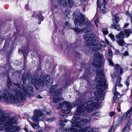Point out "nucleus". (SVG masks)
I'll use <instances>...</instances> for the list:
<instances>
[{
  "mask_svg": "<svg viewBox=\"0 0 132 132\" xmlns=\"http://www.w3.org/2000/svg\"><path fill=\"white\" fill-rule=\"evenodd\" d=\"M117 110L118 111L120 112L121 111V109L120 108H117Z\"/></svg>",
  "mask_w": 132,
  "mask_h": 132,
  "instance_id": "nucleus-57",
  "label": "nucleus"
},
{
  "mask_svg": "<svg viewBox=\"0 0 132 132\" xmlns=\"http://www.w3.org/2000/svg\"><path fill=\"white\" fill-rule=\"evenodd\" d=\"M114 17L115 19V20L116 21V24H118L119 21L120 20V19L118 17V16L117 14H115L114 15Z\"/></svg>",
  "mask_w": 132,
  "mask_h": 132,
  "instance_id": "nucleus-28",
  "label": "nucleus"
},
{
  "mask_svg": "<svg viewBox=\"0 0 132 132\" xmlns=\"http://www.w3.org/2000/svg\"><path fill=\"white\" fill-rule=\"evenodd\" d=\"M125 13L128 15H129V14L130 13H129L128 11H126L125 12Z\"/></svg>",
  "mask_w": 132,
  "mask_h": 132,
  "instance_id": "nucleus-54",
  "label": "nucleus"
},
{
  "mask_svg": "<svg viewBox=\"0 0 132 132\" xmlns=\"http://www.w3.org/2000/svg\"><path fill=\"white\" fill-rule=\"evenodd\" d=\"M126 127L125 126L124 127L123 129V131H126V132H128L130 128L131 123H132V120H130L128 122H126Z\"/></svg>",
  "mask_w": 132,
  "mask_h": 132,
  "instance_id": "nucleus-11",
  "label": "nucleus"
},
{
  "mask_svg": "<svg viewBox=\"0 0 132 132\" xmlns=\"http://www.w3.org/2000/svg\"><path fill=\"white\" fill-rule=\"evenodd\" d=\"M112 78L113 79H114L115 78H116V76L114 74V77H113L112 76Z\"/></svg>",
  "mask_w": 132,
  "mask_h": 132,
  "instance_id": "nucleus-59",
  "label": "nucleus"
},
{
  "mask_svg": "<svg viewBox=\"0 0 132 132\" xmlns=\"http://www.w3.org/2000/svg\"><path fill=\"white\" fill-rule=\"evenodd\" d=\"M53 119L52 118H51L50 119L48 118L46 120L47 121H49L50 122H51L53 121Z\"/></svg>",
  "mask_w": 132,
  "mask_h": 132,
  "instance_id": "nucleus-47",
  "label": "nucleus"
},
{
  "mask_svg": "<svg viewBox=\"0 0 132 132\" xmlns=\"http://www.w3.org/2000/svg\"><path fill=\"white\" fill-rule=\"evenodd\" d=\"M24 130L26 131V132H28V129H27V128H24Z\"/></svg>",
  "mask_w": 132,
  "mask_h": 132,
  "instance_id": "nucleus-58",
  "label": "nucleus"
},
{
  "mask_svg": "<svg viewBox=\"0 0 132 132\" xmlns=\"http://www.w3.org/2000/svg\"><path fill=\"white\" fill-rule=\"evenodd\" d=\"M42 16V14H38L37 16L38 17H39V18L41 16Z\"/></svg>",
  "mask_w": 132,
  "mask_h": 132,
  "instance_id": "nucleus-56",
  "label": "nucleus"
},
{
  "mask_svg": "<svg viewBox=\"0 0 132 132\" xmlns=\"http://www.w3.org/2000/svg\"><path fill=\"white\" fill-rule=\"evenodd\" d=\"M53 101L55 103L58 102L60 100V98L58 97H55L53 98Z\"/></svg>",
  "mask_w": 132,
  "mask_h": 132,
  "instance_id": "nucleus-31",
  "label": "nucleus"
},
{
  "mask_svg": "<svg viewBox=\"0 0 132 132\" xmlns=\"http://www.w3.org/2000/svg\"><path fill=\"white\" fill-rule=\"evenodd\" d=\"M129 23H127L125 24L123 28H127L128 26H129Z\"/></svg>",
  "mask_w": 132,
  "mask_h": 132,
  "instance_id": "nucleus-46",
  "label": "nucleus"
},
{
  "mask_svg": "<svg viewBox=\"0 0 132 132\" xmlns=\"http://www.w3.org/2000/svg\"><path fill=\"white\" fill-rule=\"evenodd\" d=\"M113 126H111L109 130V132H111L112 129L113 128Z\"/></svg>",
  "mask_w": 132,
  "mask_h": 132,
  "instance_id": "nucleus-50",
  "label": "nucleus"
},
{
  "mask_svg": "<svg viewBox=\"0 0 132 132\" xmlns=\"http://www.w3.org/2000/svg\"><path fill=\"white\" fill-rule=\"evenodd\" d=\"M38 116H37L36 114H35L34 113V115L33 116V117L32 119V120L34 121L37 122L39 118Z\"/></svg>",
  "mask_w": 132,
  "mask_h": 132,
  "instance_id": "nucleus-26",
  "label": "nucleus"
},
{
  "mask_svg": "<svg viewBox=\"0 0 132 132\" xmlns=\"http://www.w3.org/2000/svg\"><path fill=\"white\" fill-rule=\"evenodd\" d=\"M129 16L131 18H132V11L130 12V14H129Z\"/></svg>",
  "mask_w": 132,
  "mask_h": 132,
  "instance_id": "nucleus-55",
  "label": "nucleus"
},
{
  "mask_svg": "<svg viewBox=\"0 0 132 132\" xmlns=\"http://www.w3.org/2000/svg\"><path fill=\"white\" fill-rule=\"evenodd\" d=\"M59 125L61 126H64L65 125L64 123V121L63 120H61L59 123Z\"/></svg>",
  "mask_w": 132,
  "mask_h": 132,
  "instance_id": "nucleus-36",
  "label": "nucleus"
},
{
  "mask_svg": "<svg viewBox=\"0 0 132 132\" xmlns=\"http://www.w3.org/2000/svg\"><path fill=\"white\" fill-rule=\"evenodd\" d=\"M100 3V2L99 1V0H97V6L98 7H100V5L99 4Z\"/></svg>",
  "mask_w": 132,
  "mask_h": 132,
  "instance_id": "nucleus-45",
  "label": "nucleus"
},
{
  "mask_svg": "<svg viewBox=\"0 0 132 132\" xmlns=\"http://www.w3.org/2000/svg\"><path fill=\"white\" fill-rule=\"evenodd\" d=\"M95 35L92 34L91 32L85 34L84 36L85 39L87 41L88 45L92 46V50L94 51H98L100 48L94 38Z\"/></svg>",
  "mask_w": 132,
  "mask_h": 132,
  "instance_id": "nucleus-6",
  "label": "nucleus"
},
{
  "mask_svg": "<svg viewBox=\"0 0 132 132\" xmlns=\"http://www.w3.org/2000/svg\"><path fill=\"white\" fill-rule=\"evenodd\" d=\"M115 69L116 71L118 72L119 71V73L121 75L122 73L123 69L121 68L120 67V66L118 64H116Z\"/></svg>",
  "mask_w": 132,
  "mask_h": 132,
  "instance_id": "nucleus-17",
  "label": "nucleus"
},
{
  "mask_svg": "<svg viewBox=\"0 0 132 132\" xmlns=\"http://www.w3.org/2000/svg\"><path fill=\"white\" fill-rule=\"evenodd\" d=\"M121 77H120V76H118L117 77V81L118 82H120V81H121Z\"/></svg>",
  "mask_w": 132,
  "mask_h": 132,
  "instance_id": "nucleus-44",
  "label": "nucleus"
},
{
  "mask_svg": "<svg viewBox=\"0 0 132 132\" xmlns=\"http://www.w3.org/2000/svg\"><path fill=\"white\" fill-rule=\"evenodd\" d=\"M69 120H67V119H65V120H64V121L65 122H67Z\"/></svg>",
  "mask_w": 132,
  "mask_h": 132,
  "instance_id": "nucleus-61",
  "label": "nucleus"
},
{
  "mask_svg": "<svg viewBox=\"0 0 132 132\" xmlns=\"http://www.w3.org/2000/svg\"><path fill=\"white\" fill-rule=\"evenodd\" d=\"M94 22L95 23V24H96V26L97 27V24L96 23V21H95Z\"/></svg>",
  "mask_w": 132,
  "mask_h": 132,
  "instance_id": "nucleus-62",
  "label": "nucleus"
},
{
  "mask_svg": "<svg viewBox=\"0 0 132 132\" xmlns=\"http://www.w3.org/2000/svg\"><path fill=\"white\" fill-rule=\"evenodd\" d=\"M0 125L5 124L4 127L7 129L11 126V123H15L17 122V120L16 118H10L5 116V114L2 113L0 109Z\"/></svg>",
  "mask_w": 132,
  "mask_h": 132,
  "instance_id": "nucleus-5",
  "label": "nucleus"
},
{
  "mask_svg": "<svg viewBox=\"0 0 132 132\" xmlns=\"http://www.w3.org/2000/svg\"><path fill=\"white\" fill-rule=\"evenodd\" d=\"M132 113V106L125 113V114L124 115V116H126L125 119L126 122H128L130 120H132V118L131 119H130V117Z\"/></svg>",
  "mask_w": 132,
  "mask_h": 132,
  "instance_id": "nucleus-10",
  "label": "nucleus"
},
{
  "mask_svg": "<svg viewBox=\"0 0 132 132\" xmlns=\"http://www.w3.org/2000/svg\"><path fill=\"white\" fill-rule=\"evenodd\" d=\"M131 18V22L132 23V18Z\"/></svg>",
  "mask_w": 132,
  "mask_h": 132,
  "instance_id": "nucleus-64",
  "label": "nucleus"
},
{
  "mask_svg": "<svg viewBox=\"0 0 132 132\" xmlns=\"http://www.w3.org/2000/svg\"><path fill=\"white\" fill-rule=\"evenodd\" d=\"M79 119V117H75L73 118V122L71 124L72 127H81L82 126V125H85L91 121L90 119L88 120L87 119L82 118L81 119L80 121H78Z\"/></svg>",
  "mask_w": 132,
  "mask_h": 132,
  "instance_id": "nucleus-7",
  "label": "nucleus"
},
{
  "mask_svg": "<svg viewBox=\"0 0 132 132\" xmlns=\"http://www.w3.org/2000/svg\"><path fill=\"white\" fill-rule=\"evenodd\" d=\"M31 74L28 73L26 75V77L25 74H23L22 77L23 83V84H22V86L23 85H24V87L27 89V92L31 94L29 96L33 95V89L32 85L36 86L40 84L43 87L44 85H48L50 79V76L47 75L45 76L43 78L42 76H40L38 78L39 80L38 79H37L36 77H34L33 79H32L31 78Z\"/></svg>",
  "mask_w": 132,
  "mask_h": 132,
  "instance_id": "nucleus-3",
  "label": "nucleus"
},
{
  "mask_svg": "<svg viewBox=\"0 0 132 132\" xmlns=\"http://www.w3.org/2000/svg\"><path fill=\"white\" fill-rule=\"evenodd\" d=\"M57 2L60 4L64 6H67L65 1L63 0H57Z\"/></svg>",
  "mask_w": 132,
  "mask_h": 132,
  "instance_id": "nucleus-24",
  "label": "nucleus"
},
{
  "mask_svg": "<svg viewBox=\"0 0 132 132\" xmlns=\"http://www.w3.org/2000/svg\"><path fill=\"white\" fill-rule=\"evenodd\" d=\"M39 20L42 21H43L44 20V18L43 16H41L39 18Z\"/></svg>",
  "mask_w": 132,
  "mask_h": 132,
  "instance_id": "nucleus-48",
  "label": "nucleus"
},
{
  "mask_svg": "<svg viewBox=\"0 0 132 132\" xmlns=\"http://www.w3.org/2000/svg\"><path fill=\"white\" fill-rule=\"evenodd\" d=\"M124 34L123 31H121L118 35H116V38L117 39H123L124 38Z\"/></svg>",
  "mask_w": 132,
  "mask_h": 132,
  "instance_id": "nucleus-15",
  "label": "nucleus"
},
{
  "mask_svg": "<svg viewBox=\"0 0 132 132\" xmlns=\"http://www.w3.org/2000/svg\"><path fill=\"white\" fill-rule=\"evenodd\" d=\"M34 113L35 114L37 115V116L40 117L43 116V113L42 111L40 109L35 110L34 111Z\"/></svg>",
  "mask_w": 132,
  "mask_h": 132,
  "instance_id": "nucleus-16",
  "label": "nucleus"
},
{
  "mask_svg": "<svg viewBox=\"0 0 132 132\" xmlns=\"http://www.w3.org/2000/svg\"><path fill=\"white\" fill-rule=\"evenodd\" d=\"M115 113L114 112H111L109 113V116L111 117H112L113 115H115Z\"/></svg>",
  "mask_w": 132,
  "mask_h": 132,
  "instance_id": "nucleus-37",
  "label": "nucleus"
},
{
  "mask_svg": "<svg viewBox=\"0 0 132 132\" xmlns=\"http://www.w3.org/2000/svg\"><path fill=\"white\" fill-rule=\"evenodd\" d=\"M74 3L73 0H68L67 6H68L70 7H72Z\"/></svg>",
  "mask_w": 132,
  "mask_h": 132,
  "instance_id": "nucleus-25",
  "label": "nucleus"
},
{
  "mask_svg": "<svg viewBox=\"0 0 132 132\" xmlns=\"http://www.w3.org/2000/svg\"><path fill=\"white\" fill-rule=\"evenodd\" d=\"M117 88L116 87H115L114 88V94L115 96H117L120 95V93L116 91Z\"/></svg>",
  "mask_w": 132,
  "mask_h": 132,
  "instance_id": "nucleus-30",
  "label": "nucleus"
},
{
  "mask_svg": "<svg viewBox=\"0 0 132 132\" xmlns=\"http://www.w3.org/2000/svg\"><path fill=\"white\" fill-rule=\"evenodd\" d=\"M108 61L109 62V64L111 65V66L113 65V62L112 61L111 59L109 58L108 59Z\"/></svg>",
  "mask_w": 132,
  "mask_h": 132,
  "instance_id": "nucleus-34",
  "label": "nucleus"
},
{
  "mask_svg": "<svg viewBox=\"0 0 132 132\" xmlns=\"http://www.w3.org/2000/svg\"><path fill=\"white\" fill-rule=\"evenodd\" d=\"M113 98V101L115 103L117 102L119 100V98L117 96H115Z\"/></svg>",
  "mask_w": 132,
  "mask_h": 132,
  "instance_id": "nucleus-32",
  "label": "nucleus"
},
{
  "mask_svg": "<svg viewBox=\"0 0 132 132\" xmlns=\"http://www.w3.org/2000/svg\"><path fill=\"white\" fill-rule=\"evenodd\" d=\"M30 124L34 128H38V126L36 124L33 123L31 122H30Z\"/></svg>",
  "mask_w": 132,
  "mask_h": 132,
  "instance_id": "nucleus-27",
  "label": "nucleus"
},
{
  "mask_svg": "<svg viewBox=\"0 0 132 132\" xmlns=\"http://www.w3.org/2000/svg\"><path fill=\"white\" fill-rule=\"evenodd\" d=\"M81 1H86V0H81Z\"/></svg>",
  "mask_w": 132,
  "mask_h": 132,
  "instance_id": "nucleus-63",
  "label": "nucleus"
},
{
  "mask_svg": "<svg viewBox=\"0 0 132 132\" xmlns=\"http://www.w3.org/2000/svg\"><path fill=\"white\" fill-rule=\"evenodd\" d=\"M103 4H102L101 6L100 11L102 13H104L105 12V5L106 4V2L105 1H104Z\"/></svg>",
  "mask_w": 132,
  "mask_h": 132,
  "instance_id": "nucleus-20",
  "label": "nucleus"
},
{
  "mask_svg": "<svg viewBox=\"0 0 132 132\" xmlns=\"http://www.w3.org/2000/svg\"><path fill=\"white\" fill-rule=\"evenodd\" d=\"M97 77L96 81L98 82L99 84L96 86L97 90L94 92V94L96 97H93L91 99V101L88 102L84 104L81 103V106H78L77 110L75 113L76 115H79L85 110L88 112H91L93 107L97 105L98 102L100 99L102 100H104L103 96L104 95L103 89H106L108 87V85L106 84V80L103 75V71L99 70L97 71Z\"/></svg>",
  "mask_w": 132,
  "mask_h": 132,
  "instance_id": "nucleus-1",
  "label": "nucleus"
},
{
  "mask_svg": "<svg viewBox=\"0 0 132 132\" xmlns=\"http://www.w3.org/2000/svg\"><path fill=\"white\" fill-rule=\"evenodd\" d=\"M100 44L101 46L103 47H105L106 46L105 43L103 41H101L100 42Z\"/></svg>",
  "mask_w": 132,
  "mask_h": 132,
  "instance_id": "nucleus-38",
  "label": "nucleus"
},
{
  "mask_svg": "<svg viewBox=\"0 0 132 132\" xmlns=\"http://www.w3.org/2000/svg\"><path fill=\"white\" fill-rule=\"evenodd\" d=\"M102 63L101 60L96 59L93 62V64L94 66L97 67V66H100Z\"/></svg>",
  "mask_w": 132,
  "mask_h": 132,
  "instance_id": "nucleus-13",
  "label": "nucleus"
},
{
  "mask_svg": "<svg viewBox=\"0 0 132 132\" xmlns=\"http://www.w3.org/2000/svg\"><path fill=\"white\" fill-rule=\"evenodd\" d=\"M100 113L98 112H96L93 114V115L95 116H98L100 115Z\"/></svg>",
  "mask_w": 132,
  "mask_h": 132,
  "instance_id": "nucleus-40",
  "label": "nucleus"
},
{
  "mask_svg": "<svg viewBox=\"0 0 132 132\" xmlns=\"http://www.w3.org/2000/svg\"><path fill=\"white\" fill-rule=\"evenodd\" d=\"M57 86L56 85H54L50 89V92L52 94L55 95H59L61 93L62 89L61 88H58L57 90L56 89Z\"/></svg>",
  "mask_w": 132,
  "mask_h": 132,
  "instance_id": "nucleus-9",
  "label": "nucleus"
},
{
  "mask_svg": "<svg viewBox=\"0 0 132 132\" xmlns=\"http://www.w3.org/2000/svg\"><path fill=\"white\" fill-rule=\"evenodd\" d=\"M65 24L68 27H70L71 26V24L69 23L68 21L66 22Z\"/></svg>",
  "mask_w": 132,
  "mask_h": 132,
  "instance_id": "nucleus-41",
  "label": "nucleus"
},
{
  "mask_svg": "<svg viewBox=\"0 0 132 132\" xmlns=\"http://www.w3.org/2000/svg\"><path fill=\"white\" fill-rule=\"evenodd\" d=\"M116 41L117 43L121 46H123L125 43L123 39H117Z\"/></svg>",
  "mask_w": 132,
  "mask_h": 132,
  "instance_id": "nucleus-22",
  "label": "nucleus"
},
{
  "mask_svg": "<svg viewBox=\"0 0 132 132\" xmlns=\"http://www.w3.org/2000/svg\"><path fill=\"white\" fill-rule=\"evenodd\" d=\"M36 97L38 98H42L41 96L40 95H38Z\"/></svg>",
  "mask_w": 132,
  "mask_h": 132,
  "instance_id": "nucleus-51",
  "label": "nucleus"
},
{
  "mask_svg": "<svg viewBox=\"0 0 132 132\" xmlns=\"http://www.w3.org/2000/svg\"><path fill=\"white\" fill-rule=\"evenodd\" d=\"M94 55L95 57L99 59L103 60L104 59L103 56L98 52H95L94 54Z\"/></svg>",
  "mask_w": 132,
  "mask_h": 132,
  "instance_id": "nucleus-23",
  "label": "nucleus"
},
{
  "mask_svg": "<svg viewBox=\"0 0 132 132\" xmlns=\"http://www.w3.org/2000/svg\"><path fill=\"white\" fill-rule=\"evenodd\" d=\"M125 37H128L130 34H132V31L130 29H126L124 30Z\"/></svg>",
  "mask_w": 132,
  "mask_h": 132,
  "instance_id": "nucleus-18",
  "label": "nucleus"
},
{
  "mask_svg": "<svg viewBox=\"0 0 132 132\" xmlns=\"http://www.w3.org/2000/svg\"><path fill=\"white\" fill-rule=\"evenodd\" d=\"M73 17L76 26L79 25L80 27L82 26L83 23L86 24L88 23V22L85 16L81 14L79 9H77L73 13Z\"/></svg>",
  "mask_w": 132,
  "mask_h": 132,
  "instance_id": "nucleus-4",
  "label": "nucleus"
},
{
  "mask_svg": "<svg viewBox=\"0 0 132 132\" xmlns=\"http://www.w3.org/2000/svg\"><path fill=\"white\" fill-rule=\"evenodd\" d=\"M109 36L112 40L114 41L115 40L114 36L113 35L111 34H109Z\"/></svg>",
  "mask_w": 132,
  "mask_h": 132,
  "instance_id": "nucleus-33",
  "label": "nucleus"
},
{
  "mask_svg": "<svg viewBox=\"0 0 132 132\" xmlns=\"http://www.w3.org/2000/svg\"><path fill=\"white\" fill-rule=\"evenodd\" d=\"M128 55V52L127 51H126L124 53V55L125 56H127Z\"/></svg>",
  "mask_w": 132,
  "mask_h": 132,
  "instance_id": "nucleus-49",
  "label": "nucleus"
},
{
  "mask_svg": "<svg viewBox=\"0 0 132 132\" xmlns=\"http://www.w3.org/2000/svg\"><path fill=\"white\" fill-rule=\"evenodd\" d=\"M123 120L122 118L121 117H118V121L119 123H122Z\"/></svg>",
  "mask_w": 132,
  "mask_h": 132,
  "instance_id": "nucleus-35",
  "label": "nucleus"
},
{
  "mask_svg": "<svg viewBox=\"0 0 132 132\" xmlns=\"http://www.w3.org/2000/svg\"><path fill=\"white\" fill-rule=\"evenodd\" d=\"M109 53L110 56H111L112 55V52L111 50H109Z\"/></svg>",
  "mask_w": 132,
  "mask_h": 132,
  "instance_id": "nucleus-43",
  "label": "nucleus"
},
{
  "mask_svg": "<svg viewBox=\"0 0 132 132\" xmlns=\"http://www.w3.org/2000/svg\"><path fill=\"white\" fill-rule=\"evenodd\" d=\"M111 27L115 29H116L118 31L120 30V25H118V23L115 24L113 23L111 25Z\"/></svg>",
  "mask_w": 132,
  "mask_h": 132,
  "instance_id": "nucleus-21",
  "label": "nucleus"
},
{
  "mask_svg": "<svg viewBox=\"0 0 132 132\" xmlns=\"http://www.w3.org/2000/svg\"><path fill=\"white\" fill-rule=\"evenodd\" d=\"M57 7V6L56 5H55L53 6L52 7V8H53L54 7L56 8Z\"/></svg>",
  "mask_w": 132,
  "mask_h": 132,
  "instance_id": "nucleus-60",
  "label": "nucleus"
},
{
  "mask_svg": "<svg viewBox=\"0 0 132 132\" xmlns=\"http://www.w3.org/2000/svg\"><path fill=\"white\" fill-rule=\"evenodd\" d=\"M43 111L45 112L44 113L46 115H50L52 113V111L50 110L47 108H43L42 109Z\"/></svg>",
  "mask_w": 132,
  "mask_h": 132,
  "instance_id": "nucleus-19",
  "label": "nucleus"
},
{
  "mask_svg": "<svg viewBox=\"0 0 132 132\" xmlns=\"http://www.w3.org/2000/svg\"><path fill=\"white\" fill-rule=\"evenodd\" d=\"M66 111L64 109H62V112L63 113H66L65 112Z\"/></svg>",
  "mask_w": 132,
  "mask_h": 132,
  "instance_id": "nucleus-53",
  "label": "nucleus"
},
{
  "mask_svg": "<svg viewBox=\"0 0 132 132\" xmlns=\"http://www.w3.org/2000/svg\"><path fill=\"white\" fill-rule=\"evenodd\" d=\"M105 41L106 43L108 44H109V42L108 40L106 39H105Z\"/></svg>",
  "mask_w": 132,
  "mask_h": 132,
  "instance_id": "nucleus-52",
  "label": "nucleus"
},
{
  "mask_svg": "<svg viewBox=\"0 0 132 132\" xmlns=\"http://www.w3.org/2000/svg\"><path fill=\"white\" fill-rule=\"evenodd\" d=\"M7 93V92L5 90H4L3 91L2 93H1L0 91V99L2 98L3 97L4 99L6 100L9 101L7 98V96H6V94Z\"/></svg>",
  "mask_w": 132,
  "mask_h": 132,
  "instance_id": "nucleus-14",
  "label": "nucleus"
},
{
  "mask_svg": "<svg viewBox=\"0 0 132 132\" xmlns=\"http://www.w3.org/2000/svg\"><path fill=\"white\" fill-rule=\"evenodd\" d=\"M116 85L119 87H121L122 86V85L120 83V82H118L117 81Z\"/></svg>",
  "mask_w": 132,
  "mask_h": 132,
  "instance_id": "nucleus-39",
  "label": "nucleus"
},
{
  "mask_svg": "<svg viewBox=\"0 0 132 132\" xmlns=\"http://www.w3.org/2000/svg\"><path fill=\"white\" fill-rule=\"evenodd\" d=\"M71 29L73 30L76 33L78 34H82L84 31L86 30V28H83L81 29L77 28H72Z\"/></svg>",
  "mask_w": 132,
  "mask_h": 132,
  "instance_id": "nucleus-12",
  "label": "nucleus"
},
{
  "mask_svg": "<svg viewBox=\"0 0 132 132\" xmlns=\"http://www.w3.org/2000/svg\"><path fill=\"white\" fill-rule=\"evenodd\" d=\"M81 102V101L80 100H77L76 101V103H73V104H72L70 103H68L67 102H64L62 103H60L59 104V107L60 108H62L63 106H65L67 108L68 110H70L74 107L78 105V103H80Z\"/></svg>",
  "mask_w": 132,
  "mask_h": 132,
  "instance_id": "nucleus-8",
  "label": "nucleus"
},
{
  "mask_svg": "<svg viewBox=\"0 0 132 132\" xmlns=\"http://www.w3.org/2000/svg\"><path fill=\"white\" fill-rule=\"evenodd\" d=\"M129 80L128 79L126 81V84L127 85V86H128L129 85Z\"/></svg>",
  "mask_w": 132,
  "mask_h": 132,
  "instance_id": "nucleus-42",
  "label": "nucleus"
},
{
  "mask_svg": "<svg viewBox=\"0 0 132 132\" xmlns=\"http://www.w3.org/2000/svg\"><path fill=\"white\" fill-rule=\"evenodd\" d=\"M12 85V82L9 78H8L7 81V86L8 88L6 89H4L2 91H0L2 93L4 90H5L7 92L6 94L7 99L8 101L5 100L4 98H2L0 100L3 99L5 101L9 103L11 102L13 103L20 102H22L23 100L25 99L26 97V96H29L31 94L27 92L26 91V89L25 88L24 85L22 86V91L21 90H19L18 89H16L15 87H17L18 88L20 89L21 86L18 83H14V85L15 88H13L12 89L10 88V87Z\"/></svg>",
  "mask_w": 132,
  "mask_h": 132,
  "instance_id": "nucleus-2",
  "label": "nucleus"
},
{
  "mask_svg": "<svg viewBox=\"0 0 132 132\" xmlns=\"http://www.w3.org/2000/svg\"><path fill=\"white\" fill-rule=\"evenodd\" d=\"M102 32L103 34L107 35L108 33V31L107 29L106 28L103 29L102 30Z\"/></svg>",
  "mask_w": 132,
  "mask_h": 132,
  "instance_id": "nucleus-29",
  "label": "nucleus"
}]
</instances>
